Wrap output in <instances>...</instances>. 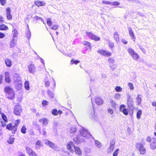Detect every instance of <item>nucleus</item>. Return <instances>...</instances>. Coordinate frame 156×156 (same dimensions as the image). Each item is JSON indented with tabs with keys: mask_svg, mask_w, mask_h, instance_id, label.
<instances>
[{
	"mask_svg": "<svg viewBox=\"0 0 156 156\" xmlns=\"http://www.w3.org/2000/svg\"><path fill=\"white\" fill-rule=\"evenodd\" d=\"M80 135L77 136L76 137H74L73 140L76 145L81 144V142L85 141L84 139L82 138L83 137L86 139H88L90 137H92L94 140L95 145L98 147H101V144L98 140H95L88 131L84 127H82L80 130Z\"/></svg>",
	"mask_w": 156,
	"mask_h": 156,
	"instance_id": "obj_1",
	"label": "nucleus"
},
{
	"mask_svg": "<svg viewBox=\"0 0 156 156\" xmlns=\"http://www.w3.org/2000/svg\"><path fill=\"white\" fill-rule=\"evenodd\" d=\"M67 149L72 153L75 152L76 154L78 156H80L82 155V151L80 148L76 146L74 144L73 142L71 141L67 144Z\"/></svg>",
	"mask_w": 156,
	"mask_h": 156,
	"instance_id": "obj_2",
	"label": "nucleus"
},
{
	"mask_svg": "<svg viewBox=\"0 0 156 156\" xmlns=\"http://www.w3.org/2000/svg\"><path fill=\"white\" fill-rule=\"evenodd\" d=\"M4 92L6 98L9 100H12L15 98V93L12 88L10 86H5L4 88Z\"/></svg>",
	"mask_w": 156,
	"mask_h": 156,
	"instance_id": "obj_3",
	"label": "nucleus"
},
{
	"mask_svg": "<svg viewBox=\"0 0 156 156\" xmlns=\"http://www.w3.org/2000/svg\"><path fill=\"white\" fill-rule=\"evenodd\" d=\"M44 143L45 144L55 151H58L59 150V147L57 145L48 140L45 139L44 140Z\"/></svg>",
	"mask_w": 156,
	"mask_h": 156,
	"instance_id": "obj_4",
	"label": "nucleus"
},
{
	"mask_svg": "<svg viewBox=\"0 0 156 156\" xmlns=\"http://www.w3.org/2000/svg\"><path fill=\"white\" fill-rule=\"evenodd\" d=\"M127 51L135 60H138L140 57V55L131 48H129L128 49Z\"/></svg>",
	"mask_w": 156,
	"mask_h": 156,
	"instance_id": "obj_5",
	"label": "nucleus"
},
{
	"mask_svg": "<svg viewBox=\"0 0 156 156\" xmlns=\"http://www.w3.org/2000/svg\"><path fill=\"white\" fill-rule=\"evenodd\" d=\"M136 148L139 150L141 154H144L146 153V150L144 145L141 143H137L136 144Z\"/></svg>",
	"mask_w": 156,
	"mask_h": 156,
	"instance_id": "obj_6",
	"label": "nucleus"
},
{
	"mask_svg": "<svg viewBox=\"0 0 156 156\" xmlns=\"http://www.w3.org/2000/svg\"><path fill=\"white\" fill-rule=\"evenodd\" d=\"M22 110L21 108V106L20 105L17 103L15 106L13 112L14 114L16 115H20V113L22 112Z\"/></svg>",
	"mask_w": 156,
	"mask_h": 156,
	"instance_id": "obj_7",
	"label": "nucleus"
},
{
	"mask_svg": "<svg viewBox=\"0 0 156 156\" xmlns=\"http://www.w3.org/2000/svg\"><path fill=\"white\" fill-rule=\"evenodd\" d=\"M97 52L103 56L109 57L112 55V53L104 49H98Z\"/></svg>",
	"mask_w": 156,
	"mask_h": 156,
	"instance_id": "obj_8",
	"label": "nucleus"
},
{
	"mask_svg": "<svg viewBox=\"0 0 156 156\" xmlns=\"http://www.w3.org/2000/svg\"><path fill=\"white\" fill-rule=\"evenodd\" d=\"M86 34L91 40H94L96 41H98L100 40V38L99 37L96 36L95 34L91 32L87 31Z\"/></svg>",
	"mask_w": 156,
	"mask_h": 156,
	"instance_id": "obj_9",
	"label": "nucleus"
},
{
	"mask_svg": "<svg viewBox=\"0 0 156 156\" xmlns=\"http://www.w3.org/2000/svg\"><path fill=\"white\" fill-rule=\"evenodd\" d=\"M127 108L135 107L133 97L129 94H127Z\"/></svg>",
	"mask_w": 156,
	"mask_h": 156,
	"instance_id": "obj_10",
	"label": "nucleus"
},
{
	"mask_svg": "<svg viewBox=\"0 0 156 156\" xmlns=\"http://www.w3.org/2000/svg\"><path fill=\"white\" fill-rule=\"evenodd\" d=\"M119 110L120 112H122L126 115H127L129 114L128 108H126V105L124 104L121 105L120 106Z\"/></svg>",
	"mask_w": 156,
	"mask_h": 156,
	"instance_id": "obj_11",
	"label": "nucleus"
},
{
	"mask_svg": "<svg viewBox=\"0 0 156 156\" xmlns=\"http://www.w3.org/2000/svg\"><path fill=\"white\" fill-rule=\"evenodd\" d=\"M14 128V125H12V123L11 122L8 124L6 126V129L9 131L11 130L12 133L13 134H15L17 131L16 130L15 131Z\"/></svg>",
	"mask_w": 156,
	"mask_h": 156,
	"instance_id": "obj_12",
	"label": "nucleus"
},
{
	"mask_svg": "<svg viewBox=\"0 0 156 156\" xmlns=\"http://www.w3.org/2000/svg\"><path fill=\"white\" fill-rule=\"evenodd\" d=\"M15 87L17 90H20L22 88V81H21L14 80Z\"/></svg>",
	"mask_w": 156,
	"mask_h": 156,
	"instance_id": "obj_13",
	"label": "nucleus"
},
{
	"mask_svg": "<svg viewBox=\"0 0 156 156\" xmlns=\"http://www.w3.org/2000/svg\"><path fill=\"white\" fill-rule=\"evenodd\" d=\"M4 75L5 78V82L8 83H9L11 82L10 73L8 71H6L5 72Z\"/></svg>",
	"mask_w": 156,
	"mask_h": 156,
	"instance_id": "obj_14",
	"label": "nucleus"
},
{
	"mask_svg": "<svg viewBox=\"0 0 156 156\" xmlns=\"http://www.w3.org/2000/svg\"><path fill=\"white\" fill-rule=\"evenodd\" d=\"M115 141L112 140L110 142V146L108 148V153H110L112 152L113 150V149L115 147Z\"/></svg>",
	"mask_w": 156,
	"mask_h": 156,
	"instance_id": "obj_15",
	"label": "nucleus"
},
{
	"mask_svg": "<svg viewBox=\"0 0 156 156\" xmlns=\"http://www.w3.org/2000/svg\"><path fill=\"white\" fill-rule=\"evenodd\" d=\"M27 68L30 73H33L35 72L36 67L34 64L32 63L30 64L28 66Z\"/></svg>",
	"mask_w": 156,
	"mask_h": 156,
	"instance_id": "obj_16",
	"label": "nucleus"
},
{
	"mask_svg": "<svg viewBox=\"0 0 156 156\" xmlns=\"http://www.w3.org/2000/svg\"><path fill=\"white\" fill-rule=\"evenodd\" d=\"M128 31L129 32V34L131 37L132 39L134 41H135L136 39V37L134 35L132 28L131 27H128Z\"/></svg>",
	"mask_w": 156,
	"mask_h": 156,
	"instance_id": "obj_17",
	"label": "nucleus"
},
{
	"mask_svg": "<svg viewBox=\"0 0 156 156\" xmlns=\"http://www.w3.org/2000/svg\"><path fill=\"white\" fill-rule=\"evenodd\" d=\"M82 44L84 45L85 46L84 48L86 49L87 50L90 48V47L91 46L90 43L88 41H82Z\"/></svg>",
	"mask_w": 156,
	"mask_h": 156,
	"instance_id": "obj_18",
	"label": "nucleus"
},
{
	"mask_svg": "<svg viewBox=\"0 0 156 156\" xmlns=\"http://www.w3.org/2000/svg\"><path fill=\"white\" fill-rule=\"evenodd\" d=\"M34 4L37 6L39 7L44 6L46 4V3L42 1L37 0L35 1Z\"/></svg>",
	"mask_w": 156,
	"mask_h": 156,
	"instance_id": "obj_19",
	"label": "nucleus"
},
{
	"mask_svg": "<svg viewBox=\"0 0 156 156\" xmlns=\"http://www.w3.org/2000/svg\"><path fill=\"white\" fill-rule=\"evenodd\" d=\"M153 140L150 144V147L152 150H154L156 149V138H153Z\"/></svg>",
	"mask_w": 156,
	"mask_h": 156,
	"instance_id": "obj_20",
	"label": "nucleus"
},
{
	"mask_svg": "<svg viewBox=\"0 0 156 156\" xmlns=\"http://www.w3.org/2000/svg\"><path fill=\"white\" fill-rule=\"evenodd\" d=\"M16 39L12 38L9 44L10 48H12L15 46L16 44Z\"/></svg>",
	"mask_w": 156,
	"mask_h": 156,
	"instance_id": "obj_21",
	"label": "nucleus"
},
{
	"mask_svg": "<svg viewBox=\"0 0 156 156\" xmlns=\"http://www.w3.org/2000/svg\"><path fill=\"white\" fill-rule=\"evenodd\" d=\"M95 102L97 105H101L103 104L104 101L101 98L99 97H97L95 99Z\"/></svg>",
	"mask_w": 156,
	"mask_h": 156,
	"instance_id": "obj_22",
	"label": "nucleus"
},
{
	"mask_svg": "<svg viewBox=\"0 0 156 156\" xmlns=\"http://www.w3.org/2000/svg\"><path fill=\"white\" fill-rule=\"evenodd\" d=\"M5 63L6 66L8 67L11 66L12 64V61L9 58H6L5 60Z\"/></svg>",
	"mask_w": 156,
	"mask_h": 156,
	"instance_id": "obj_23",
	"label": "nucleus"
},
{
	"mask_svg": "<svg viewBox=\"0 0 156 156\" xmlns=\"http://www.w3.org/2000/svg\"><path fill=\"white\" fill-rule=\"evenodd\" d=\"M141 96V95L138 94L136 97V102L137 103V105L139 106H140L141 102L142 101Z\"/></svg>",
	"mask_w": 156,
	"mask_h": 156,
	"instance_id": "obj_24",
	"label": "nucleus"
},
{
	"mask_svg": "<svg viewBox=\"0 0 156 156\" xmlns=\"http://www.w3.org/2000/svg\"><path fill=\"white\" fill-rule=\"evenodd\" d=\"M39 121L40 122H42L43 126H46L48 123V120L46 118H44L39 120Z\"/></svg>",
	"mask_w": 156,
	"mask_h": 156,
	"instance_id": "obj_25",
	"label": "nucleus"
},
{
	"mask_svg": "<svg viewBox=\"0 0 156 156\" xmlns=\"http://www.w3.org/2000/svg\"><path fill=\"white\" fill-rule=\"evenodd\" d=\"M12 32L13 33V35L12 38H16L18 37V32L17 30L14 27H13Z\"/></svg>",
	"mask_w": 156,
	"mask_h": 156,
	"instance_id": "obj_26",
	"label": "nucleus"
},
{
	"mask_svg": "<svg viewBox=\"0 0 156 156\" xmlns=\"http://www.w3.org/2000/svg\"><path fill=\"white\" fill-rule=\"evenodd\" d=\"M31 33L30 30H27L25 32V37L29 41L31 37Z\"/></svg>",
	"mask_w": 156,
	"mask_h": 156,
	"instance_id": "obj_27",
	"label": "nucleus"
},
{
	"mask_svg": "<svg viewBox=\"0 0 156 156\" xmlns=\"http://www.w3.org/2000/svg\"><path fill=\"white\" fill-rule=\"evenodd\" d=\"M47 92L48 95V96L49 98H50V99H52V100H53L54 99V93H53L49 89H48V90L47 91Z\"/></svg>",
	"mask_w": 156,
	"mask_h": 156,
	"instance_id": "obj_28",
	"label": "nucleus"
},
{
	"mask_svg": "<svg viewBox=\"0 0 156 156\" xmlns=\"http://www.w3.org/2000/svg\"><path fill=\"white\" fill-rule=\"evenodd\" d=\"M14 136V135H11L9 137V140H7V142L9 144H12L14 143L15 138L14 137H12Z\"/></svg>",
	"mask_w": 156,
	"mask_h": 156,
	"instance_id": "obj_29",
	"label": "nucleus"
},
{
	"mask_svg": "<svg viewBox=\"0 0 156 156\" xmlns=\"http://www.w3.org/2000/svg\"><path fill=\"white\" fill-rule=\"evenodd\" d=\"M128 108L129 110V113L131 118L132 119L133 118L134 109L135 108V107H131Z\"/></svg>",
	"mask_w": 156,
	"mask_h": 156,
	"instance_id": "obj_30",
	"label": "nucleus"
},
{
	"mask_svg": "<svg viewBox=\"0 0 156 156\" xmlns=\"http://www.w3.org/2000/svg\"><path fill=\"white\" fill-rule=\"evenodd\" d=\"M114 39L115 40L117 43L119 42V38L118 33L117 32H115L114 33Z\"/></svg>",
	"mask_w": 156,
	"mask_h": 156,
	"instance_id": "obj_31",
	"label": "nucleus"
},
{
	"mask_svg": "<svg viewBox=\"0 0 156 156\" xmlns=\"http://www.w3.org/2000/svg\"><path fill=\"white\" fill-rule=\"evenodd\" d=\"M26 150L27 151V153L30 156L31 155H32L33 154L34 152L32 149L30 147H26Z\"/></svg>",
	"mask_w": 156,
	"mask_h": 156,
	"instance_id": "obj_32",
	"label": "nucleus"
},
{
	"mask_svg": "<svg viewBox=\"0 0 156 156\" xmlns=\"http://www.w3.org/2000/svg\"><path fill=\"white\" fill-rule=\"evenodd\" d=\"M9 29L8 26L4 24L0 25V30H6Z\"/></svg>",
	"mask_w": 156,
	"mask_h": 156,
	"instance_id": "obj_33",
	"label": "nucleus"
},
{
	"mask_svg": "<svg viewBox=\"0 0 156 156\" xmlns=\"http://www.w3.org/2000/svg\"><path fill=\"white\" fill-rule=\"evenodd\" d=\"M24 88L26 90H29L30 89L29 82L27 80L25 81L24 84Z\"/></svg>",
	"mask_w": 156,
	"mask_h": 156,
	"instance_id": "obj_34",
	"label": "nucleus"
},
{
	"mask_svg": "<svg viewBox=\"0 0 156 156\" xmlns=\"http://www.w3.org/2000/svg\"><path fill=\"white\" fill-rule=\"evenodd\" d=\"M20 120L19 119H18L15 121L14 123V127H15V131L16 130V131L17 130L18 126H19V125L20 123Z\"/></svg>",
	"mask_w": 156,
	"mask_h": 156,
	"instance_id": "obj_35",
	"label": "nucleus"
},
{
	"mask_svg": "<svg viewBox=\"0 0 156 156\" xmlns=\"http://www.w3.org/2000/svg\"><path fill=\"white\" fill-rule=\"evenodd\" d=\"M142 114V111L140 109H138L136 112V117L138 119H140L141 116Z\"/></svg>",
	"mask_w": 156,
	"mask_h": 156,
	"instance_id": "obj_36",
	"label": "nucleus"
},
{
	"mask_svg": "<svg viewBox=\"0 0 156 156\" xmlns=\"http://www.w3.org/2000/svg\"><path fill=\"white\" fill-rule=\"evenodd\" d=\"M33 18L36 21H38L40 20H41V21L43 22L45 26H46V23L44 22L43 19L40 17H38L37 16H35Z\"/></svg>",
	"mask_w": 156,
	"mask_h": 156,
	"instance_id": "obj_37",
	"label": "nucleus"
},
{
	"mask_svg": "<svg viewBox=\"0 0 156 156\" xmlns=\"http://www.w3.org/2000/svg\"><path fill=\"white\" fill-rule=\"evenodd\" d=\"M77 130V128L75 126H73L70 127V132L71 133L74 134L76 132Z\"/></svg>",
	"mask_w": 156,
	"mask_h": 156,
	"instance_id": "obj_38",
	"label": "nucleus"
},
{
	"mask_svg": "<svg viewBox=\"0 0 156 156\" xmlns=\"http://www.w3.org/2000/svg\"><path fill=\"white\" fill-rule=\"evenodd\" d=\"M107 42L108 44V47L111 50H112L113 48L115 47L114 43L111 42L109 40H107Z\"/></svg>",
	"mask_w": 156,
	"mask_h": 156,
	"instance_id": "obj_39",
	"label": "nucleus"
},
{
	"mask_svg": "<svg viewBox=\"0 0 156 156\" xmlns=\"http://www.w3.org/2000/svg\"><path fill=\"white\" fill-rule=\"evenodd\" d=\"M27 129L25 125L22 126L20 130L21 132L23 134H25L27 133Z\"/></svg>",
	"mask_w": 156,
	"mask_h": 156,
	"instance_id": "obj_40",
	"label": "nucleus"
},
{
	"mask_svg": "<svg viewBox=\"0 0 156 156\" xmlns=\"http://www.w3.org/2000/svg\"><path fill=\"white\" fill-rule=\"evenodd\" d=\"M13 77L14 78H16L14 80H16V81L18 80L21 81L19 75L18 73H15Z\"/></svg>",
	"mask_w": 156,
	"mask_h": 156,
	"instance_id": "obj_41",
	"label": "nucleus"
},
{
	"mask_svg": "<svg viewBox=\"0 0 156 156\" xmlns=\"http://www.w3.org/2000/svg\"><path fill=\"white\" fill-rule=\"evenodd\" d=\"M46 22L47 25L49 27H51L52 24V22L51 21V19L50 18H49L46 19Z\"/></svg>",
	"mask_w": 156,
	"mask_h": 156,
	"instance_id": "obj_42",
	"label": "nucleus"
},
{
	"mask_svg": "<svg viewBox=\"0 0 156 156\" xmlns=\"http://www.w3.org/2000/svg\"><path fill=\"white\" fill-rule=\"evenodd\" d=\"M80 61L78 60H75L73 58L71 59V64H75V65H77L78 63L80 62Z\"/></svg>",
	"mask_w": 156,
	"mask_h": 156,
	"instance_id": "obj_43",
	"label": "nucleus"
},
{
	"mask_svg": "<svg viewBox=\"0 0 156 156\" xmlns=\"http://www.w3.org/2000/svg\"><path fill=\"white\" fill-rule=\"evenodd\" d=\"M58 111L56 108L53 109L51 111L52 114L54 116H57L58 115Z\"/></svg>",
	"mask_w": 156,
	"mask_h": 156,
	"instance_id": "obj_44",
	"label": "nucleus"
},
{
	"mask_svg": "<svg viewBox=\"0 0 156 156\" xmlns=\"http://www.w3.org/2000/svg\"><path fill=\"white\" fill-rule=\"evenodd\" d=\"M1 114L2 119L5 122H7L8 120L6 115L3 113H2Z\"/></svg>",
	"mask_w": 156,
	"mask_h": 156,
	"instance_id": "obj_45",
	"label": "nucleus"
},
{
	"mask_svg": "<svg viewBox=\"0 0 156 156\" xmlns=\"http://www.w3.org/2000/svg\"><path fill=\"white\" fill-rule=\"evenodd\" d=\"M58 28V26L57 24H53L49 28L52 30H57Z\"/></svg>",
	"mask_w": 156,
	"mask_h": 156,
	"instance_id": "obj_46",
	"label": "nucleus"
},
{
	"mask_svg": "<svg viewBox=\"0 0 156 156\" xmlns=\"http://www.w3.org/2000/svg\"><path fill=\"white\" fill-rule=\"evenodd\" d=\"M120 4V3L119 2H118L117 1H114V2H111V5L114 6L115 7H117L119 6Z\"/></svg>",
	"mask_w": 156,
	"mask_h": 156,
	"instance_id": "obj_47",
	"label": "nucleus"
},
{
	"mask_svg": "<svg viewBox=\"0 0 156 156\" xmlns=\"http://www.w3.org/2000/svg\"><path fill=\"white\" fill-rule=\"evenodd\" d=\"M48 102L46 100H43L42 102V105L43 107L48 105Z\"/></svg>",
	"mask_w": 156,
	"mask_h": 156,
	"instance_id": "obj_48",
	"label": "nucleus"
},
{
	"mask_svg": "<svg viewBox=\"0 0 156 156\" xmlns=\"http://www.w3.org/2000/svg\"><path fill=\"white\" fill-rule=\"evenodd\" d=\"M115 89L117 92H120L122 90V88L119 86H117L115 87Z\"/></svg>",
	"mask_w": 156,
	"mask_h": 156,
	"instance_id": "obj_49",
	"label": "nucleus"
},
{
	"mask_svg": "<svg viewBox=\"0 0 156 156\" xmlns=\"http://www.w3.org/2000/svg\"><path fill=\"white\" fill-rule=\"evenodd\" d=\"M35 145L36 147L37 146H38L39 147V148L42 146L41 141L39 140H37L35 143Z\"/></svg>",
	"mask_w": 156,
	"mask_h": 156,
	"instance_id": "obj_50",
	"label": "nucleus"
},
{
	"mask_svg": "<svg viewBox=\"0 0 156 156\" xmlns=\"http://www.w3.org/2000/svg\"><path fill=\"white\" fill-rule=\"evenodd\" d=\"M128 86L129 87V89L130 90H132L134 89V86L132 83H128Z\"/></svg>",
	"mask_w": 156,
	"mask_h": 156,
	"instance_id": "obj_51",
	"label": "nucleus"
},
{
	"mask_svg": "<svg viewBox=\"0 0 156 156\" xmlns=\"http://www.w3.org/2000/svg\"><path fill=\"white\" fill-rule=\"evenodd\" d=\"M121 97V95L119 93H116L114 95V98L117 99H119Z\"/></svg>",
	"mask_w": 156,
	"mask_h": 156,
	"instance_id": "obj_52",
	"label": "nucleus"
},
{
	"mask_svg": "<svg viewBox=\"0 0 156 156\" xmlns=\"http://www.w3.org/2000/svg\"><path fill=\"white\" fill-rule=\"evenodd\" d=\"M53 128H58V123L57 122L54 121L53 122Z\"/></svg>",
	"mask_w": 156,
	"mask_h": 156,
	"instance_id": "obj_53",
	"label": "nucleus"
},
{
	"mask_svg": "<svg viewBox=\"0 0 156 156\" xmlns=\"http://www.w3.org/2000/svg\"><path fill=\"white\" fill-rule=\"evenodd\" d=\"M110 102L111 103V106L113 107L114 108H116V105H117V104H116L114 101L112 100H110Z\"/></svg>",
	"mask_w": 156,
	"mask_h": 156,
	"instance_id": "obj_54",
	"label": "nucleus"
},
{
	"mask_svg": "<svg viewBox=\"0 0 156 156\" xmlns=\"http://www.w3.org/2000/svg\"><path fill=\"white\" fill-rule=\"evenodd\" d=\"M119 151V148L116 149L113 152L112 156H117Z\"/></svg>",
	"mask_w": 156,
	"mask_h": 156,
	"instance_id": "obj_55",
	"label": "nucleus"
},
{
	"mask_svg": "<svg viewBox=\"0 0 156 156\" xmlns=\"http://www.w3.org/2000/svg\"><path fill=\"white\" fill-rule=\"evenodd\" d=\"M6 16L8 20H10L12 19V16L11 13L6 14Z\"/></svg>",
	"mask_w": 156,
	"mask_h": 156,
	"instance_id": "obj_56",
	"label": "nucleus"
},
{
	"mask_svg": "<svg viewBox=\"0 0 156 156\" xmlns=\"http://www.w3.org/2000/svg\"><path fill=\"white\" fill-rule=\"evenodd\" d=\"M111 2L109 1H108L103 0L102 2V3L103 4L111 5Z\"/></svg>",
	"mask_w": 156,
	"mask_h": 156,
	"instance_id": "obj_57",
	"label": "nucleus"
},
{
	"mask_svg": "<svg viewBox=\"0 0 156 156\" xmlns=\"http://www.w3.org/2000/svg\"><path fill=\"white\" fill-rule=\"evenodd\" d=\"M6 14H10L11 13V9L9 7H8L6 9Z\"/></svg>",
	"mask_w": 156,
	"mask_h": 156,
	"instance_id": "obj_58",
	"label": "nucleus"
},
{
	"mask_svg": "<svg viewBox=\"0 0 156 156\" xmlns=\"http://www.w3.org/2000/svg\"><path fill=\"white\" fill-rule=\"evenodd\" d=\"M6 2V0H0V4L2 6L5 5Z\"/></svg>",
	"mask_w": 156,
	"mask_h": 156,
	"instance_id": "obj_59",
	"label": "nucleus"
},
{
	"mask_svg": "<svg viewBox=\"0 0 156 156\" xmlns=\"http://www.w3.org/2000/svg\"><path fill=\"white\" fill-rule=\"evenodd\" d=\"M1 126L2 127H4L5 126H6V123L7 122H5V121H3L1 120Z\"/></svg>",
	"mask_w": 156,
	"mask_h": 156,
	"instance_id": "obj_60",
	"label": "nucleus"
},
{
	"mask_svg": "<svg viewBox=\"0 0 156 156\" xmlns=\"http://www.w3.org/2000/svg\"><path fill=\"white\" fill-rule=\"evenodd\" d=\"M108 112L111 114H113V111L111 108H109L108 110Z\"/></svg>",
	"mask_w": 156,
	"mask_h": 156,
	"instance_id": "obj_61",
	"label": "nucleus"
},
{
	"mask_svg": "<svg viewBox=\"0 0 156 156\" xmlns=\"http://www.w3.org/2000/svg\"><path fill=\"white\" fill-rule=\"evenodd\" d=\"M45 86L47 87H48L50 85V82L49 81H47L44 83Z\"/></svg>",
	"mask_w": 156,
	"mask_h": 156,
	"instance_id": "obj_62",
	"label": "nucleus"
},
{
	"mask_svg": "<svg viewBox=\"0 0 156 156\" xmlns=\"http://www.w3.org/2000/svg\"><path fill=\"white\" fill-rule=\"evenodd\" d=\"M108 61L110 63H112L114 62V60L112 58H108Z\"/></svg>",
	"mask_w": 156,
	"mask_h": 156,
	"instance_id": "obj_63",
	"label": "nucleus"
},
{
	"mask_svg": "<svg viewBox=\"0 0 156 156\" xmlns=\"http://www.w3.org/2000/svg\"><path fill=\"white\" fill-rule=\"evenodd\" d=\"M3 78V75L2 74L0 75V85L2 83V81Z\"/></svg>",
	"mask_w": 156,
	"mask_h": 156,
	"instance_id": "obj_64",
	"label": "nucleus"
}]
</instances>
